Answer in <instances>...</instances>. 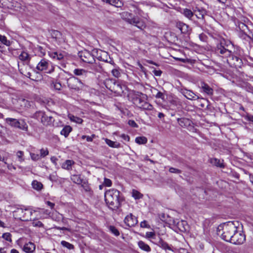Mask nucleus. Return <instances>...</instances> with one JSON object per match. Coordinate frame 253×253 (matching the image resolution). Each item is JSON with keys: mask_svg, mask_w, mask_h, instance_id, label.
<instances>
[{"mask_svg": "<svg viewBox=\"0 0 253 253\" xmlns=\"http://www.w3.org/2000/svg\"><path fill=\"white\" fill-rule=\"evenodd\" d=\"M200 102H201L200 106L202 108H204L206 106L207 108H208L209 106V101L203 98H200Z\"/></svg>", "mask_w": 253, "mask_h": 253, "instance_id": "nucleus-48", "label": "nucleus"}, {"mask_svg": "<svg viewBox=\"0 0 253 253\" xmlns=\"http://www.w3.org/2000/svg\"><path fill=\"white\" fill-rule=\"evenodd\" d=\"M201 88L202 91L208 95L211 96L213 95V90L207 84L202 82L201 83Z\"/></svg>", "mask_w": 253, "mask_h": 253, "instance_id": "nucleus-15", "label": "nucleus"}, {"mask_svg": "<svg viewBox=\"0 0 253 253\" xmlns=\"http://www.w3.org/2000/svg\"><path fill=\"white\" fill-rule=\"evenodd\" d=\"M11 235L9 233H5L2 234V237L5 240L11 242Z\"/></svg>", "mask_w": 253, "mask_h": 253, "instance_id": "nucleus-51", "label": "nucleus"}, {"mask_svg": "<svg viewBox=\"0 0 253 253\" xmlns=\"http://www.w3.org/2000/svg\"><path fill=\"white\" fill-rule=\"evenodd\" d=\"M50 160L51 162L55 166H56L57 165V161H58V159L55 157L52 156L50 158Z\"/></svg>", "mask_w": 253, "mask_h": 253, "instance_id": "nucleus-64", "label": "nucleus"}, {"mask_svg": "<svg viewBox=\"0 0 253 253\" xmlns=\"http://www.w3.org/2000/svg\"><path fill=\"white\" fill-rule=\"evenodd\" d=\"M75 164L74 161L71 160H67L62 165V168L68 170L72 169V167Z\"/></svg>", "mask_w": 253, "mask_h": 253, "instance_id": "nucleus-24", "label": "nucleus"}, {"mask_svg": "<svg viewBox=\"0 0 253 253\" xmlns=\"http://www.w3.org/2000/svg\"><path fill=\"white\" fill-rule=\"evenodd\" d=\"M17 102L22 107H28L31 106L30 102L24 98H19Z\"/></svg>", "mask_w": 253, "mask_h": 253, "instance_id": "nucleus-32", "label": "nucleus"}, {"mask_svg": "<svg viewBox=\"0 0 253 253\" xmlns=\"http://www.w3.org/2000/svg\"><path fill=\"white\" fill-rule=\"evenodd\" d=\"M141 109L144 110H151L153 109V106L149 103L145 101L143 104L141 105Z\"/></svg>", "mask_w": 253, "mask_h": 253, "instance_id": "nucleus-43", "label": "nucleus"}, {"mask_svg": "<svg viewBox=\"0 0 253 253\" xmlns=\"http://www.w3.org/2000/svg\"><path fill=\"white\" fill-rule=\"evenodd\" d=\"M211 163L214 165L215 166L217 167H219L220 168H222L224 167L223 164L220 161V160H218L216 158H214L211 159Z\"/></svg>", "mask_w": 253, "mask_h": 253, "instance_id": "nucleus-40", "label": "nucleus"}, {"mask_svg": "<svg viewBox=\"0 0 253 253\" xmlns=\"http://www.w3.org/2000/svg\"><path fill=\"white\" fill-rule=\"evenodd\" d=\"M0 41L6 45H9L10 44V42L7 40L6 37L1 35H0Z\"/></svg>", "mask_w": 253, "mask_h": 253, "instance_id": "nucleus-49", "label": "nucleus"}, {"mask_svg": "<svg viewBox=\"0 0 253 253\" xmlns=\"http://www.w3.org/2000/svg\"><path fill=\"white\" fill-rule=\"evenodd\" d=\"M65 52H61L59 51L50 52L49 53V56L53 59L58 60H61L64 57Z\"/></svg>", "mask_w": 253, "mask_h": 253, "instance_id": "nucleus-20", "label": "nucleus"}, {"mask_svg": "<svg viewBox=\"0 0 253 253\" xmlns=\"http://www.w3.org/2000/svg\"><path fill=\"white\" fill-rule=\"evenodd\" d=\"M32 225L34 227H43V224L42 223L41 221L38 220H34L32 222Z\"/></svg>", "mask_w": 253, "mask_h": 253, "instance_id": "nucleus-50", "label": "nucleus"}, {"mask_svg": "<svg viewBox=\"0 0 253 253\" xmlns=\"http://www.w3.org/2000/svg\"><path fill=\"white\" fill-rule=\"evenodd\" d=\"M140 95L136 97L134 99V103L140 108L141 107V105L143 104V103L145 101L144 99L146 97V95L142 93H140Z\"/></svg>", "mask_w": 253, "mask_h": 253, "instance_id": "nucleus-17", "label": "nucleus"}, {"mask_svg": "<svg viewBox=\"0 0 253 253\" xmlns=\"http://www.w3.org/2000/svg\"><path fill=\"white\" fill-rule=\"evenodd\" d=\"M49 154V151L47 148H42L40 150V155L41 158H44L46 156L48 155Z\"/></svg>", "mask_w": 253, "mask_h": 253, "instance_id": "nucleus-47", "label": "nucleus"}, {"mask_svg": "<svg viewBox=\"0 0 253 253\" xmlns=\"http://www.w3.org/2000/svg\"><path fill=\"white\" fill-rule=\"evenodd\" d=\"M54 87L55 89L60 90L62 87L61 84L59 83H55L54 84Z\"/></svg>", "mask_w": 253, "mask_h": 253, "instance_id": "nucleus-63", "label": "nucleus"}, {"mask_svg": "<svg viewBox=\"0 0 253 253\" xmlns=\"http://www.w3.org/2000/svg\"><path fill=\"white\" fill-rule=\"evenodd\" d=\"M160 247L162 248V249L164 250H171L170 247L169 246V245L164 241L162 240L161 239H159V241L158 242V243L157 244Z\"/></svg>", "mask_w": 253, "mask_h": 253, "instance_id": "nucleus-30", "label": "nucleus"}, {"mask_svg": "<svg viewBox=\"0 0 253 253\" xmlns=\"http://www.w3.org/2000/svg\"><path fill=\"white\" fill-rule=\"evenodd\" d=\"M131 6L133 9L132 11L135 14L141 17H144L145 13L144 12L139 8H138L136 5H131Z\"/></svg>", "mask_w": 253, "mask_h": 253, "instance_id": "nucleus-29", "label": "nucleus"}, {"mask_svg": "<svg viewBox=\"0 0 253 253\" xmlns=\"http://www.w3.org/2000/svg\"><path fill=\"white\" fill-rule=\"evenodd\" d=\"M184 24L182 22H177L176 24V27L181 31Z\"/></svg>", "mask_w": 253, "mask_h": 253, "instance_id": "nucleus-62", "label": "nucleus"}, {"mask_svg": "<svg viewBox=\"0 0 253 253\" xmlns=\"http://www.w3.org/2000/svg\"><path fill=\"white\" fill-rule=\"evenodd\" d=\"M207 11L205 9H198L195 11V15L198 19H203Z\"/></svg>", "mask_w": 253, "mask_h": 253, "instance_id": "nucleus-27", "label": "nucleus"}, {"mask_svg": "<svg viewBox=\"0 0 253 253\" xmlns=\"http://www.w3.org/2000/svg\"><path fill=\"white\" fill-rule=\"evenodd\" d=\"M19 58L20 60L28 62L30 60V57L28 53L25 51H22L19 56Z\"/></svg>", "mask_w": 253, "mask_h": 253, "instance_id": "nucleus-33", "label": "nucleus"}, {"mask_svg": "<svg viewBox=\"0 0 253 253\" xmlns=\"http://www.w3.org/2000/svg\"><path fill=\"white\" fill-rule=\"evenodd\" d=\"M246 89L247 91L253 94V86L250 84H247L246 86Z\"/></svg>", "mask_w": 253, "mask_h": 253, "instance_id": "nucleus-61", "label": "nucleus"}, {"mask_svg": "<svg viewBox=\"0 0 253 253\" xmlns=\"http://www.w3.org/2000/svg\"><path fill=\"white\" fill-rule=\"evenodd\" d=\"M146 237L147 238L155 239V234L153 232H147L146 233Z\"/></svg>", "mask_w": 253, "mask_h": 253, "instance_id": "nucleus-55", "label": "nucleus"}, {"mask_svg": "<svg viewBox=\"0 0 253 253\" xmlns=\"http://www.w3.org/2000/svg\"><path fill=\"white\" fill-rule=\"evenodd\" d=\"M61 244L64 247L67 248L69 250L74 249V245L65 241H62L61 242Z\"/></svg>", "mask_w": 253, "mask_h": 253, "instance_id": "nucleus-46", "label": "nucleus"}, {"mask_svg": "<svg viewBox=\"0 0 253 253\" xmlns=\"http://www.w3.org/2000/svg\"><path fill=\"white\" fill-rule=\"evenodd\" d=\"M54 67L48 61L42 59L38 64L36 69L40 71H43L47 74H51L54 71Z\"/></svg>", "mask_w": 253, "mask_h": 253, "instance_id": "nucleus-6", "label": "nucleus"}, {"mask_svg": "<svg viewBox=\"0 0 253 253\" xmlns=\"http://www.w3.org/2000/svg\"><path fill=\"white\" fill-rule=\"evenodd\" d=\"M128 124L132 126V127H138V125L133 120H129L128 122Z\"/></svg>", "mask_w": 253, "mask_h": 253, "instance_id": "nucleus-58", "label": "nucleus"}, {"mask_svg": "<svg viewBox=\"0 0 253 253\" xmlns=\"http://www.w3.org/2000/svg\"><path fill=\"white\" fill-rule=\"evenodd\" d=\"M30 156H31V159L34 161H38L39 160H40L41 158L40 155H39L38 154L31 153Z\"/></svg>", "mask_w": 253, "mask_h": 253, "instance_id": "nucleus-52", "label": "nucleus"}, {"mask_svg": "<svg viewBox=\"0 0 253 253\" xmlns=\"http://www.w3.org/2000/svg\"><path fill=\"white\" fill-rule=\"evenodd\" d=\"M138 247L142 250L147 252H150L151 251V248L148 245L142 241L138 242Z\"/></svg>", "mask_w": 253, "mask_h": 253, "instance_id": "nucleus-26", "label": "nucleus"}, {"mask_svg": "<svg viewBox=\"0 0 253 253\" xmlns=\"http://www.w3.org/2000/svg\"><path fill=\"white\" fill-rule=\"evenodd\" d=\"M169 171L171 173H180L181 172V170L172 167H171L169 169Z\"/></svg>", "mask_w": 253, "mask_h": 253, "instance_id": "nucleus-56", "label": "nucleus"}, {"mask_svg": "<svg viewBox=\"0 0 253 253\" xmlns=\"http://www.w3.org/2000/svg\"><path fill=\"white\" fill-rule=\"evenodd\" d=\"M124 222L128 226L132 227L137 224V219L134 215L130 213L125 217Z\"/></svg>", "mask_w": 253, "mask_h": 253, "instance_id": "nucleus-12", "label": "nucleus"}, {"mask_svg": "<svg viewBox=\"0 0 253 253\" xmlns=\"http://www.w3.org/2000/svg\"><path fill=\"white\" fill-rule=\"evenodd\" d=\"M68 86L71 89L79 91L84 86V83L79 78L73 77L67 80Z\"/></svg>", "mask_w": 253, "mask_h": 253, "instance_id": "nucleus-7", "label": "nucleus"}, {"mask_svg": "<svg viewBox=\"0 0 253 253\" xmlns=\"http://www.w3.org/2000/svg\"><path fill=\"white\" fill-rule=\"evenodd\" d=\"M36 247L34 243L32 242H29L24 245L23 248V251L26 253H33L35 250Z\"/></svg>", "mask_w": 253, "mask_h": 253, "instance_id": "nucleus-18", "label": "nucleus"}, {"mask_svg": "<svg viewBox=\"0 0 253 253\" xmlns=\"http://www.w3.org/2000/svg\"><path fill=\"white\" fill-rule=\"evenodd\" d=\"M177 121L179 126L184 128L190 126L192 123V121L186 118H177Z\"/></svg>", "mask_w": 253, "mask_h": 253, "instance_id": "nucleus-16", "label": "nucleus"}, {"mask_svg": "<svg viewBox=\"0 0 253 253\" xmlns=\"http://www.w3.org/2000/svg\"><path fill=\"white\" fill-rule=\"evenodd\" d=\"M105 141L106 143L111 147L117 148L120 147V144L117 142L113 141L108 138H105Z\"/></svg>", "mask_w": 253, "mask_h": 253, "instance_id": "nucleus-31", "label": "nucleus"}, {"mask_svg": "<svg viewBox=\"0 0 253 253\" xmlns=\"http://www.w3.org/2000/svg\"><path fill=\"white\" fill-rule=\"evenodd\" d=\"M135 141L138 144H144L147 143V139L144 136H139L137 137Z\"/></svg>", "mask_w": 253, "mask_h": 253, "instance_id": "nucleus-36", "label": "nucleus"}, {"mask_svg": "<svg viewBox=\"0 0 253 253\" xmlns=\"http://www.w3.org/2000/svg\"><path fill=\"white\" fill-rule=\"evenodd\" d=\"M183 94L185 97L189 100H196L200 99V97L198 95L191 90H185L183 92Z\"/></svg>", "mask_w": 253, "mask_h": 253, "instance_id": "nucleus-19", "label": "nucleus"}, {"mask_svg": "<svg viewBox=\"0 0 253 253\" xmlns=\"http://www.w3.org/2000/svg\"><path fill=\"white\" fill-rule=\"evenodd\" d=\"M215 54L223 58L231 67L240 68L243 63L242 60L238 56L234 55L231 50L226 48L223 45L222 43L218 44L215 48Z\"/></svg>", "mask_w": 253, "mask_h": 253, "instance_id": "nucleus-1", "label": "nucleus"}, {"mask_svg": "<svg viewBox=\"0 0 253 253\" xmlns=\"http://www.w3.org/2000/svg\"><path fill=\"white\" fill-rule=\"evenodd\" d=\"M237 226L233 223L229 221L220 224L217 228V234L221 238L226 242H230L231 237L236 231Z\"/></svg>", "mask_w": 253, "mask_h": 253, "instance_id": "nucleus-3", "label": "nucleus"}, {"mask_svg": "<svg viewBox=\"0 0 253 253\" xmlns=\"http://www.w3.org/2000/svg\"><path fill=\"white\" fill-rule=\"evenodd\" d=\"M78 54L81 59L85 63L92 64L95 61L94 56L87 50L79 52Z\"/></svg>", "mask_w": 253, "mask_h": 253, "instance_id": "nucleus-9", "label": "nucleus"}, {"mask_svg": "<svg viewBox=\"0 0 253 253\" xmlns=\"http://www.w3.org/2000/svg\"><path fill=\"white\" fill-rule=\"evenodd\" d=\"M120 194V191L114 189L109 190L105 193V200L109 209L116 210L120 207L123 199Z\"/></svg>", "mask_w": 253, "mask_h": 253, "instance_id": "nucleus-2", "label": "nucleus"}, {"mask_svg": "<svg viewBox=\"0 0 253 253\" xmlns=\"http://www.w3.org/2000/svg\"><path fill=\"white\" fill-rule=\"evenodd\" d=\"M5 121L8 125L12 127L17 128L24 131L28 130V125L23 119L17 120L16 119L7 118L5 119Z\"/></svg>", "mask_w": 253, "mask_h": 253, "instance_id": "nucleus-5", "label": "nucleus"}, {"mask_svg": "<svg viewBox=\"0 0 253 253\" xmlns=\"http://www.w3.org/2000/svg\"><path fill=\"white\" fill-rule=\"evenodd\" d=\"M111 73L113 76L116 78H119L121 76V73L120 72V68L119 67H115L112 69Z\"/></svg>", "mask_w": 253, "mask_h": 253, "instance_id": "nucleus-39", "label": "nucleus"}, {"mask_svg": "<svg viewBox=\"0 0 253 253\" xmlns=\"http://www.w3.org/2000/svg\"><path fill=\"white\" fill-rule=\"evenodd\" d=\"M110 231L112 234L116 236H118L120 235V232L114 226H110L109 227Z\"/></svg>", "mask_w": 253, "mask_h": 253, "instance_id": "nucleus-45", "label": "nucleus"}, {"mask_svg": "<svg viewBox=\"0 0 253 253\" xmlns=\"http://www.w3.org/2000/svg\"><path fill=\"white\" fill-rule=\"evenodd\" d=\"M69 117L70 120L72 122L76 123L79 124H82V122H83V120H82V119H81L79 117L75 116L74 115H70V116H69Z\"/></svg>", "mask_w": 253, "mask_h": 253, "instance_id": "nucleus-38", "label": "nucleus"}, {"mask_svg": "<svg viewBox=\"0 0 253 253\" xmlns=\"http://www.w3.org/2000/svg\"><path fill=\"white\" fill-rule=\"evenodd\" d=\"M16 156L19 159V161L20 162H22L24 161L23 159V156H24V152L22 151H18L16 153Z\"/></svg>", "mask_w": 253, "mask_h": 253, "instance_id": "nucleus-53", "label": "nucleus"}, {"mask_svg": "<svg viewBox=\"0 0 253 253\" xmlns=\"http://www.w3.org/2000/svg\"><path fill=\"white\" fill-rule=\"evenodd\" d=\"M200 40L202 42H206L207 39V36L204 33H202L199 35Z\"/></svg>", "mask_w": 253, "mask_h": 253, "instance_id": "nucleus-57", "label": "nucleus"}, {"mask_svg": "<svg viewBox=\"0 0 253 253\" xmlns=\"http://www.w3.org/2000/svg\"><path fill=\"white\" fill-rule=\"evenodd\" d=\"M72 128L70 126H65L60 131V134L67 137L72 131Z\"/></svg>", "mask_w": 253, "mask_h": 253, "instance_id": "nucleus-25", "label": "nucleus"}, {"mask_svg": "<svg viewBox=\"0 0 253 253\" xmlns=\"http://www.w3.org/2000/svg\"><path fill=\"white\" fill-rule=\"evenodd\" d=\"M111 5L117 7H121L123 5V3L121 0H112Z\"/></svg>", "mask_w": 253, "mask_h": 253, "instance_id": "nucleus-41", "label": "nucleus"}, {"mask_svg": "<svg viewBox=\"0 0 253 253\" xmlns=\"http://www.w3.org/2000/svg\"><path fill=\"white\" fill-rule=\"evenodd\" d=\"M245 240V235L241 231H238L237 227L236 231L234 232V235H233L229 242L233 244L240 245L243 244Z\"/></svg>", "mask_w": 253, "mask_h": 253, "instance_id": "nucleus-8", "label": "nucleus"}, {"mask_svg": "<svg viewBox=\"0 0 253 253\" xmlns=\"http://www.w3.org/2000/svg\"><path fill=\"white\" fill-rule=\"evenodd\" d=\"M54 121L53 118L52 116H48L46 115L44 112V115H43V117L42 118L41 122L44 126H50L51 125Z\"/></svg>", "mask_w": 253, "mask_h": 253, "instance_id": "nucleus-14", "label": "nucleus"}, {"mask_svg": "<svg viewBox=\"0 0 253 253\" xmlns=\"http://www.w3.org/2000/svg\"><path fill=\"white\" fill-rule=\"evenodd\" d=\"M94 135H92L91 136L83 135L82 138V139L86 138V140L87 142H91L92 141V137H94Z\"/></svg>", "mask_w": 253, "mask_h": 253, "instance_id": "nucleus-59", "label": "nucleus"}, {"mask_svg": "<svg viewBox=\"0 0 253 253\" xmlns=\"http://www.w3.org/2000/svg\"><path fill=\"white\" fill-rule=\"evenodd\" d=\"M154 90L156 92V94L155 95V96L156 98H161L163 100H165V95L164 94L160 91H158L156 88H154Z\"/></svg>", "mask_w": 253, "mask_h": 253, "instance_id": "nucleus-44", "label": "nucleus"}, {"mask_svg": "<svg viewBox=\"0 0 253 253\" xmlns=\"http://www.w3.org/2000/svg\"><path fill=\"white\" fill-rule=\"evenodd\" d=\"M112 184V181L108 178H104L103 185L105 186L110 187Z\"/></svg>", "mask_w": 253, "mask_h": 253, "instance_id": "nucleus-54", "label": "nucleus"}, {"mask_svg": "<svg viewBox=\"0 0 253 253\" xmlns=\"http://www.w3.org/2000/svg\"><path fill=\"white\" fill-rule=\"evenodd\" d=\"M32 186L34 189L37 190H40L42 188V184L40 182L37 180H34L32 182Z\"/></svg>", "mask_w": 253, "mask_h": 253, "instance_id": "nucleus-37", "label": "nucleus"}, {"mask_svg": "<svg viewBox=\"0 0 253 253\" xmlns=\"http://www.w3.org/2000/svg\"><path fill=\"white\" fill-rule=\"evenodd\" d=\"M176 226L179 230L182 232L186 231L188 230V226L186 221L180 220L177 221Z\"/></svg>", "mask_w": 253, "mask_h": 253, "instance_id": "nucleus-22", "label": "nucleus"}, {"mask_svg": "<svg viewBox=\"0 0 253 253\" xmlns=\"http://www.w3.org/2000/svg\"><path fill=\"white\" fill-rule=\"evenodd\" d=\"M121 17L122 18L126 19L129 23L135 24V25L138 28L140 27L139 25L140 24L139 19L137 17H132L131 13L128 12H123L121 13Z\"/></svg>", "mask_w": 253, "mask_h": 253, "instance_id": "nucleus-10", "label": "nucleus"}, {"mask_svg": "<svg viewBox=\"0 0 253 253\" xmlns=\"http://www.w3.org/2000/svg\"><path fill=\"white\" fill-rule=\"evenodd\" d=\"M132 196L135 199H139L143 196L137 190H133L132 192Z\"/></svg>", "mask_w": 253, "mask_h": 253, "instance_id": "nucleus-42", "label": "nucleus"}, {"mask_svg": "<svg viewBox=\"0 0 253 253\" xmlns=\"http://www.w3.org/2000/svg\"><path fill=\"white\" fill-rule=\"evenodd\" d=\"M72 181L77 184H81L83 183V179L81 178V175L78 174L72 175L71 177Z\"/></svg>", "mask_w": 253, "mask_h": 253, "instance_id": "nucleus-28", "label": "nucleus"}, {"mask_svg": "<svg viewBox=\"0 0 253 253\" xmlns=\"http://www.w3.org/2000/svg\"><path fill=\"white\" fill-rule=\"evenodd\" d=\"M116 82L113 79H107L104 81V84L107 88L112 91Z\"/></svg>", "mask_w": 253, "mask_h": 253, "instance_id": "nucleus-23", "label": "nucleus"}, {"mask_svg": "<svg viewBox=\"0 0 253 253\" xmlns=\"http://www.w3.org/2000/svg\"><path fill=\"white\" fill-rule=\"evenodd\" d=\"M74 74L79 77V79L84 82V80L90 74L91 72L84 69L77 68L73 70Z\"/></svg>", "mask_w": 253, "mask_h": 253, "instance_id": "nucleus-11", "label": "nucleus"}, {"mask_svg": "<svg viewBox=\"0 0 253 253\" xmlns=\"http://www.w3.org/2000/svg\"><path fill=\"white\" fill-rule=\"evenodd\" d=\"M126 89V86L122 84L119 82H116L114 87L112 90V92H114L117 95H121L124 92V89Z\"/></svg>", "mask_w": 253, "mask_h": 253, "instance_id": "nucleus-13", "label": "nucleus"}, {"mask_svg": "<svg viewBox=\"0 0 253 253\" xmlns=\"http://www.w3.org/2000/svg\"><path fill=\"white\" fill-rule=\"evenodd\" d=\"M44 115V112L39 111L35 112L33 115L32 116V118L37 119L38 120L41 121V119L42 117H43V115Z\"/></svg>", "mask_w": 253, "mask_h": 253, "instance_id": "nucleus-35", "label": "nucleus"}, {"mask_svg": "<svg viewBox=\"0 0 253 253\" xmlns=\"http://www.w3.org/2000/svg\"><path fill=\"white\" fill-rule=\"evenodd\" d=\"M98 59L100 60L109 63L110 64L113 65L114 67L116 66V64H115L113 59H112L110 57H109V59H108L107 53L106 52H102V56L98 57Z\"/></svg>", "mask_w": 253, "mask_h": 253, "instance_id": "nucleus-21", "label": "nucleus"}, {"mask_svg": "<svg viewBox=\"0 0 253 253\" xmlns=\"http://www.w3.org/2000/svg\"><path fill=\"white\" fill-rule=\"evenodd\" d=\"M188 28H189L188 26L187 25H186V24H184V26L182 28L181 32L182 33H184V34L187 33L188 31Z\"/></svg>", "mask_w": 253, "mask_h": 253, "instance_id": "nucleus-60", "label": "nucleus"}, {"mask_svg": "<svg viewBox=\"0 0 253 253\" xmlns=\"http://www.w3.org/2000/svg\"><path fill=\"white\" fill-rule=\"evenodd\" d=\"M182 14L187 18L191 19L193 16V12L189 9L184 8L183 10Z\"/></svg>", "mask_w": 253, "mask_h": 253, "instance_id": "nucleus-34", "label": "nucleus"}, {"mask_svg": "<svg viewBox=\"0 0 253 253\" xmlns=\"http://www.w3.org/2000/svg\"><path fill=\"white\" fill-rule=\"evenodd\" d=\"M35 211L31 208H26L24 209L18 208L13 212V216L15 218L19 219L22 221L32 220L33 213Z\"/></svg>", "mask_w": 253, "mask_h": 253, "instance_id": "nucleus-4", "label": "nucleus"}]
</instances>
